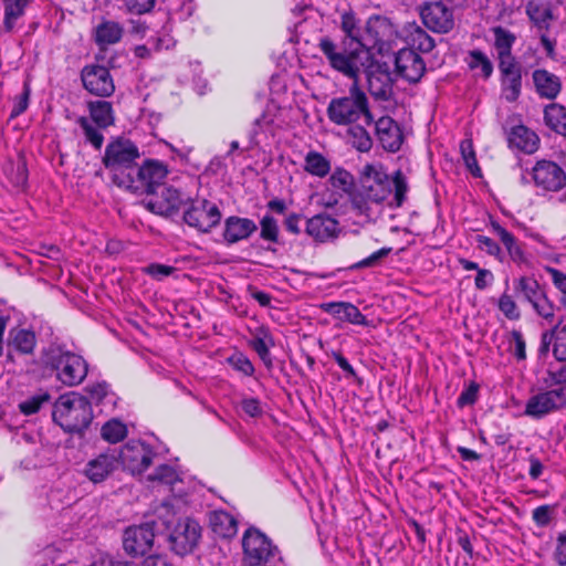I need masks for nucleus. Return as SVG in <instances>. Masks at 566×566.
Listing matches in <instances>:
<instances>
[{
  "label": "nucleus",
  "instance_id": "obj_1",
  "mask_svg": "<svg viewBox=\"0 0 566 566\" xmlns=\"http://www.w3.org/2000/svg\"><path fill=\"white\" fill-rule=\"evenodd\" d=\"M397 31L389 19L380 15L370 17L364 25L363 42L358 48L338 51L329 38H322L318 48L329 65L349 78L371 64V50L381 53L396 38Z\"/></svg>",
  "mask_w": 566,
  "mask_h": 566
},
{
  "label": "nucleus",
  "instance_id": "obj_2",
  "mask_svg": "<svg viewBox=\"0 0 566 566\" xmlns=\"http://www.w3.org/2000/svg\"><path fill=\"white\" fill-rule=\"evenodd\" d=\"M360 188L350 197L352 210L366 221H371L380 213L379 206L394 196L388 202L389 207H400L408 191L405 175L397 170L390 180L380 163H368L359 172Z\"/></svg>",
  "mask_w": 566,
  "mask_h": 566
},
{
  "label": "nucleus",
  "instance_id": "obj_3",
  "mask_svg": "<svg viewBox=\"0 0 566 566\" xmlns=\"http://www.w3.org/2000/svg\"><path fill=\"white\" fill-rule=\"evenodd\" d=\"M348 90V95L334 97L329 101L326 114L328 119L338 126H349L363 119L366 126H370L374 117L369 109V103L364 91L358 86L357 77Z\"/></svg>",
  "mask_w": 566,
  "mask_h": 566
},
{
  "label": "nucleus",
  "instance_id": "obj_4",
  "mask_svg": "<svg viewBox=\"0 0 566 566\" xmlns=\"http://www.w3.org/2000/svg\"><path fill=\"white\" fill-rule=\"evenodd\" d=\"M42 361L45 368L54 373L56 380L67 387L81 385L88 373L87 361L63 345H50L43 352Z\"/></svg>",
  "mask_w": 566,
  "mask_h": 566
},
{
  "label": "nucleus",
  "instance_id": "obj_5",
  "mask_svg": "<svg viewBox=\"0 0 566 566\" xmlns=\"http://www.w3.org/2000/svg\"><path fill=\"white\" fill-rule=\"evenodd\" d=\"M139 158V148L130 139L118 137L106 145L102 163L111 174L112 181L124 189Z\"/></svg>",
  "mask_w": 566,
  "mask_h": 566
},
{
  "label": "nucleus",
  "instance_id": "obj_6",
  "mask_svg": "<svg viewBox=\"0 0 566 566\" xmlns=\"http://www.w3.org/2000/svg\"><path fill=\"white\" fill-rule=\"evenodd\" d=\"M53 419L67 432L82 431L92 420L90 401L75 392L63 395L55 402Z\"/></svg>",
  "mask_w": 566,
  "mask_h": 566
},
{
  "label": "nucleus",
  "instance_id": "obj_7",
  "mask_svg": "<svg viewBox=\"0 0 566 566\" xmlns=\"http://www.w3.org/2000/svg\"><path fill=\"white\" fill-rule=\"evenodd\" d=\"M242 547L243 562L247 566H279L282 562L277 547L255 527L244 532Z\"/></svg>",
  "mask_w": 566,
  "mask_h": 566
},
{
  "label": "nucleus",
  "instance_id": "obj_8",
  "mask_svg": "<svg viewBox=\"0 0 566 566\" xmlns=\"http://www.w3.org/2000/svg\"><path fill=\"white\" fill-rule=\"evenodd\" d=\"M167 165L157 159H147L142 166H137L133 176L124 189L135 193H153L168 177Z\"/></svg>",
  "mask_w": 566,
  "mask_h": 566
},
{
  "label": "nucleus",
  "instance_id": "obj_9",
  "mask_svg": "<svg viewBox=\"0 0 566 566\" xmlns=\"http://www.w3.org/2000/svg\"><path fill=\"white\" fill-rule=\"evenodd\" d=\"M219 207L207 199H196L184 211V221L199 232L208 233L219 224Z\"/></svg>",
  "mask_w": 566,
  "mask_h": 566
},
{
  "label": "nucleus",
  "instance_id": "obj_10",
  "mask_svg": "<svg viewBox=\"0 0 566 566\" xmlns=\"http://www.w3.org/2000/svg\"><path fill=\"white\" fill-rule=\"evenodd\" d=\"M118 462L133 474L143 473L153 462L155 452L153 448L139 440L125 443L117 453Z\"/></svg>",
  "mask_w": 566,
  "mask_h": 566
},
{
  "label": "nucleus",
  "instance_id": "obj_11",
  "mask_svg": "<svg viewBox=\"0 0 566 566\" xmlns=\"http://www.w3.org/2000/svg\"><path fill=\"white\" fill-rule=\"evenodd\" d=\"M201 536L199 523L191 518L178 521L169 535L170 548L177 555H187L198 545Z\"/></svg>",
  "mask_w": 566,
  "mask_h": 566
},
{
  "label": "nucleus",
  "instance_id": "obj_12",
  "mask_svg": "<svg viewBox=\"0 0 566 566\" xmlns=\"http://www.w3.org/2000/svg\"><path fill=\"white\" fill-rule=\"evenodd\" d=\"M566 403L564 386L539 392L530 397L524 413L531 418L539 419L547 413L562 408Z\"/></svg>",
  "mask_w": 566,
  "mask_h": 566
},
{
  "label": "nucleus",
  "instance_id": "obj_13",
  "mask_svg": "<svg viewBox=\"0 0 566 566\" xmlns=\"http://www.w3.org/2000/svg\"><path fill=\"white\" fill-rule=\"evenodd\" d=\"M517 290L532 304L539 316L548 321L553 319L555 306L542 291L536 280L528 276L521 277L517 282Z\"/></svg>",
  "mask_w": 566,
  "mask_h": 566
},
{
  "label": "nucleus",
  "instance_id": "obj_14",
  "mask_svg": "<svg viewBox=\"0 0 566 566\" xmlns=\"http://www.w3.org/2000/svg\"><path fill=\"white\" fill-rule=\"evenodd\" d=\"M83 86L91 94L102 97L111 96L115 91L113 77L105 66L88 65L81 74Z\"/></svg>",
  "mask_w": 566,
  "mask_h": 566
},
{
  "label": "nucleus",
  "instance_id": "obj_15",
  "mask_svg": "<svg viewBox=\"0 0 566 566\" xmlns=\"http://www.w3.org/2000/svg\"><path fill=\"white\" fill-rule=\"evenodd\" d=\"M155 533L149 523L127 527L123 536V546L132 556L145 555L153 546Z\"/></svg>",
  "mask_w": 566,
  "mask_h": 566
},
{
  "label": "nucleus",
  "instance_id": "obj_16",
  "mask_svg": "<svg viewBox=\"0 0 566 566\" xmlns=\"http://www.w3.org/2000/svg\"><path fill=\"white\" fill-rule=\"evenodd\" d=\"M421 19L423 24L438 33H447L453 27V13L442 2H430L422 7Z\"/></svg>",
  "mask_w": 566,
  "mask_h": 566
},
{
  "label": "nucleus",
  "instance_id": "obj_17",
  "mask_svg": "<svg viewBox=\"0 0 566 566\" xmlns=\"http://www.w3.org/2000/svg\"><path fill=\"white\" fill-rule=\"evenodd\" d=\"M397 73L410 83H417L426 72V64L413 49H401L395 59Z\"/></svg>",
  "mask_w": 566,
  "mask_h": 566
},
{
  "label": "nucleus",
  "instance_id": "obj_18",
  "mask_svg": "<svg viewBox=\"0 0 566 566\" xmlns=\"http://www.w3.org/2000/svg\"><path fill=\"white\" fill-rule=\"evenodd\" d=\"M565 178L564 170L554 161L541 160L533 168L534 182L544 190H559L564 185Z\"/></svg>",
  "mask_w": 566,
  "mask_h": 566
},
{
  "label": "nucleus",
  "instance_id": "obj_19",
  "mask_svg": "<svg viewBox=\"0 0 566 566\" xmlns=\"http://www.w3.org/2000/svg\"><path fill=\"white\" fill-rule=\"evenodd\" d=\"M493 33V45L497 53L499 69L501 72H512L513 64H516L512 55V46L516 36L510 30L497 25L491 29Z\"/></svg>",
  "mask_w": 566,
  "mask_h": 566
},
{
  "label": "nucleus",
  "instance_id": "obj_20",
  "mask_svg": "<svg viewBox=\"0 0 566 566\" xmlns=\"http://www.w3.org/2000/svg\"><path fill=\"white\" fill-rule=\"evenodd\" d=\"M118 468V455L116 451H107L99 453L91 459L83 474L93 483L105 481Z\"/></svg>",
  "mask_w": 566,
  "mask_h": 566
},
{
  "label": "nucleus",
  "instance_id": "obj_21",
  "mask_svg": "<svg viewBox=\"0 0 566 566\" xmlns=\"http://www.w3.org/2000/svg\"><path fill=\"white\" fill-rule=\"evenodd\" d=\"M153 488H163L176 496L186 494L182 475L171 465H158L155 471L147 476Z\"/></svg>",
  "mask_w": 566,
  "mask_h": 566
},
{
  "label": "nucleus",
  "instance_id": "obj_22",
  "mask_svg": "<svg viewBox=\"0 0 566 566\" xmlns=\"http://www.w3.org/2000/svg\"><path fill=\"white\" fill-rule=\"evenodd\" d=\"M375 129L384 149L391 153L399 150L403 137L400 127L391 117H380L375 124Z\"/></svg>",
  "mask_w": 566,
  "mask_h": 566
},
{
  "label": "nucleus",
  "instance_id": "obj_23",
  "mask_svg": "<svg viewBox=\"0 0 566 566\" xmlns=\"http://www.w3.org/2000/svg\"><path fill=\"white\" fill-rule=\"evenodd\" d=\"M306 233L318 242H326L337 235L338 222L326 214H316L306 221Z\"/></svg>",
  "mask_w": 566,
  "mask_h": 566
},
{
  "label": "nucleus",
  "instance_id": "obj_24",
  "mask_svg": "<svg viewBox=\"0 0 566 566\" xmlns=\"http://www.w3.org/2000/svg\"><path fill=\"white\" fill-rule=\"evenodd\" d=\"M256 229L253 220L232 216L224 221L223 239L227 243L233 244L248 239Z\"/></svg>",
  "mask_w": 566,
  "mask_h": 566
},
{
  "label": "nucleus",
  "instance_id": "obj_25",
  "mask_svg": "<svg viewBox=\"0 0 566 566\" xmlns=\"http://www.w3.org/2000/svg\"><path fill=\"white\" fill-rule=\"evenodd\" d=\"M321 308L327 313L334 316L336 319L342 322H348L350 324L355 325H367V319L365 315L361 314L359 308L348 302H329V303H323L321 305Z\"/></svg>",
  "mask_w": 566,
  "mask_h": 566
},
{
  "label": "nucleus",
  "instance_id": "obj_26",
  "mask_svg": "<svg viewBox=\"0 0 566 566\" xmlns=\"http://www.w3.org/2000/svg\"><path fill=\"white\" fill-rule=\"evenodd\" d=\"M509 145L526 154H533L538 148V136L523 125L515 126L509 134Z\"/></svg>",
  "mask_w": 566,
  "mask_h": 566
},
{
  "label": "nucleus",
  "instance_id": "obj_27",
  "mask_svg": "<svg viewBox=\"0 0 566 566\" xmlns=\"http://www.w3.org/2000/svg\"><path fill=\"white\" fill-rule=\"evenodd\" d=\"M533 83L537 94L548 99L555 98L562 90L560 80L546 70H535L533 72Z\"/></svg>",
  "mask_w": 566,
  "mask_h": 566
},
{
  "label": "nucleus",
  "instance_id": "obj_28",
  "mask_svg": "<svg viewBox=\"0 0 566 566\" xmlns=\"http://www.w3.org/2000/svg\"><path fill=\"white\" fill-rule=\"evenodd\" d=\"M123 34V25L114 20H103L94 29V40L99 48L118 43Z\"/></svg>",
  "mask_w": 566,
  "mask_h": 566
},
{
  "label": "nucleus",
  "instance_id": "obj_29",
  "mask_svg": "<svg viewBox=\"0 0 566 566\" xmlns=\"http://www.w3.org/2000/svg\"><path fill=\"white\" fill-rule=\"evenodd\" d=\"M209 525L219 537L231 538L238 532L237 520L226 511H213L209 514Z\"/></svg>",
  "mask_w": 566,
  "mask_h": 566
},
{
  "label": "nucleus",
  "instance_id": "obj_30",
  "mask_svg": "<svg viewBox=\"0 0 566 566\" xmlns=\"http://www.w3.org/2000/svg\"><path fill=\"white\" fill-rule=\"evenodd\" d=\"M340 28L346 36L344 43L348 45L347 50L358 48L360 42H363L364 27L353 12L349 11L342 14Z\"/></svg>",
  "mask_w": 566,
  "mask_h": 566
},
{
  "label": "nucleus",
  "instance_id": "obj_31",
  "mask_svg": "<svg viewBox=\"0 0 566 566\" xmlns=\"http://www.w3.org/2000/svg\"><path fill=\"white\" fill-rule=\"evenodd\" d=\"M566 335V326L558 324L551 333L543 335L542 349L547 350L548 346L553 344V354L555 358L564 363L566 361V345L563 343Z\"/></svg>",
  "mask_w": 566,
  "mask_h": 566
},
{
  "label": "nucleus",
  "instance_id": "obj_32",
  "mask_svg": "<svg viewBox=\"0 0 566 566\" xmlns=\"http://www.w3.org/2000/svg\"><path fill=\"white\" fill-rule=\"evenodd\" d=\"M347 142L353 148L360 153H368L373 147V138L367 132L365 124H353L347 129Z\"/></svg>",
  "mask_w": 566,
  "mask_h": 566
},
{
  "label": "nucleus",
  "instance_id": "obj_33",
  "mask_svg": "<svg viewBox=\"0 0 566 566\" xmlns=\"http://www.w3.org/2000/svg\"><path fill=\"white\" fill-rule=\"evenodd\" d=\"M88 111L92 120L98 128H106L114 123L112 104L106 101H94L88 103Z\"/></svg>",
  "mask_w": 566,
  "mask_h": 566
},
{
  "label": "nucleus",
  "instance_id": "obj_34",
  "mask_svg": "<svg viewBox=\"0 0 566 566\" xmlns=\"http://www.w3.org/2000/svg\"><path fill=\"white\" fill-rule=\"evenodd\" d=\"M304 170L312 176L324 178L331 171V161L318 151H308L304 158Z\"/></svg>",
  "mask_w": 566,
  "mask_h": 566
},
{
  "label": "nucleus",
  "instance_id": "obj_35",
  "mask_svg": "<svg viewBox=\"0 0 566 566\" xmlns=\"http://www.w3.org/2000/svg\"><path fill=\"white\" fill-rule=\"evenodd\" d=\"M546 125L554 132L566 136V109L559 104H551L544 111Z\"/></svg>",
  "mask_w": 566,
  "mask_h": 566
},
{
  "label": "nucleus",
  "instance_id": "obj_36",
  "mask_svg": "<svg viewBox=\"0 0 566 566\" xmlns=\"http://www.w3.org/2000/svg\"><path fill=\"white\" fill-rule=\"evenodd\" d=\"M4 3V27L11 31L19 18L24 14L30 0H3Z\"/></svg>",
  "mask_w": 566,
  "mask_h": 566
},
{
  "label": "nucleus",
  "instance_id": "obj_37",
  "mask_svg": "<svg viewBox=\"0 0 566 566\" xmlns=\"http://www.w3.org/2000/svg\"><path fill=\"white\" fill-rule=\"evenodd\" d=\"M491 227H492V230L494 231V233L500 238V240L506 248L512 260L516 261V262L522 261L523 260V251L516 243L514 235L511 232H509L506 229H504L497 222H492Z\"/></svg>",
  "mask_w": 566,
  "mask_h": 566
},
{
  "label": "nucleus",
  "instance_id": "obj_38",
  "mask_svg": "<svg viewBox=\"0 0 566 566\" xmlns=\"http://www.w3.org/2000/svg\"><path fill=\"white\" fill-rule=\"evenodd\" d=\"M505 75L503 80V91L506 101L514 102L521 93L522 77L516 64H513L512 72H502Z\"/></svg>",
  "mask_w": 566,
  "mask_h": 566
},
{
  "label": "nucleus",
  "instance_id": "obj_39",
  "mask_svg": "<svg viewBox=\"0 0 566 566\" xmlns=\"http://www.w3.org/2000/svg\"><path fill=\"white\" fill-rule=\"evenodd\" d=\"M409 44L415 51L428 53L434 48V40L420 27H413L409 33Z\"/></svg>",
  "mask_w": 566,
  "mask_h": 566
},
{
  "label": "nucleus",
  "instance_id": "obj_40",
  "mask_svg": "<svg viewBox=\"0 0 566 566\" xmlns=\"http://www.w3.org/2000/svg\"><path fill=\"white\" fill-rule=\"evenodd\" d=\"M101 434L104 440L116 443L126 437L127 428L123 422L112 419L102 427Z\"/></svg>",
  "mask_w": 566,
  "mask_h": 566
},
{
  "label": "nucleus",
  "instance_id": "obj_41",
  "mask_svg": "<svg viewBox=\"0 0 566 566\" xmlns=\"http://www.w3.org/2000/svg\"><path fill=\"white\" fill-rule=\"evenodd\" d=\"M161 199L163 202H160V213H171L176 211L181 202H182V195L181 192L175 188V187H166L164 188L161 192Z\"/></svg>",
  "mask_w": 566,
  "mask_h": 566
},
{
  "label": "nucleus",
  "instance_id": "obj_42",
  "mask_svg": "<svg viewBox=\"0 0 566 566\" xmlns=\"http://www.w3.org/2000/svg\"><path fill=\"white\" fill-rule=\"evenodd\" d=\"M274 133H275L274 132V119L270 114L264 113L259 118H256L254 122V128L251 134V143L253 145H258L260 143V140H259L260 135L263 134L265 136H268V135L273 136Z\"/></svg>",
  "mask_w": 566,
  "mask_h": 566
},
{
  "label": "nucleus",
  "instance_id": "obj_43",
  "mask_svg": "<svg viewBox=\"0 0 566 566\" xmlns=\"http://www.w3.org/2000/svg\"><path fill=\"white\" fill-rule=\"evenodd\" d=\"M468 64L472 70H481L483 77L488 78L493 72V65L485 53L480 50L469 52Z\"/></svg>",
  "mask_w": 566,
  "mask_h": 566
},
{
  "label": "nucleus",
  "instance_id": "obj_44",
  "mask_svg": "<svg viewBox=\"0 0 566 566\" xmlns=\"http://www.w3.org/2000/svg\"><path fill=\"white\" fill-rule=\"evenodd\" d=\"M51 399V396L46 391H40L32 397H29L24 401L20 402L19 408L22 413L30 416L33 413H36L41 407L49 402Z\"/></svg>",
  "mask_w": 566,
  "mask_h": 566
},
{
  "label": "nucleus",
  "instance_id": "obj_45",
  "mask_svg": "<svg viewBox=\"0 0 566 566\" xmlns=\"http://www.w3.org/2000/svg\"><path fill=\"white\" fill-rule=\"evenodd\" d=\"M526 13L536 24L545 23L552 17L549 8L545 3L535 0L528 2Z\"/></svg>",
  "mask_w": 566,
  "mask_h": 566
},
{
  "label": "nucleus",
  "instance_id": "obj_46",
  "mask_svg": "<svg viewBox=\"0 0 566 566\" xmlns=\"http://www.w3.org/2000/svg\"><path fill=\"white\" fill-rule=\"evenodd\" d=\"M333 188L348 192L354 186V178L350 172L343 168H336L328 179Z\"/></svg>",
  "mask_w": 566,
  "mask_h": 566
},
{
  "label": "nucleus",
  "instance_id": "obj_47",
  "mask_svg": "<svg viewBox=\"0 0 566 566\" xmlns=\"http://www.w3.org/2000/svg\"><path fill=\"white\" fill-rule=\"evenodd\" d=\"M13 346L23 354H29L33 350L35 345V336L32 332L27 329H18L13 334Z\"/></svg>",
  "mask_w": 566,
  "mask_h": 566
},
{
  "label": "nucleus",
  "instance_id": "obj_48",
  "mask_svg": "<svg viewBox=\"0 0 566 566\" xmlns=\"http://www.w3.org/2000/svg\"><path fill=\"white\" fill-rule=\"evenodd\" d=\"M77 123L83 129L86 140L91 143L96 149H99L104 142V136L99 132V128L94 127L86 117H80Z\"/></svg>",
  "mask_w": 566,
  "mask_h": 566
},
{
  "label": "nucleus",
  "instance_id": "obj_49",
  "mask_svg": "<svg viewBox=\"0 0 566 566\" xmlns=\"http://www.w3.org/2000/svg\"><path fill=\"white\" fill-rule=\"evenodd\" d=\"M390 247H384L378 251L371 253L369 256L354 263L349 266L350 270H359L363 268H375L381 263V261L391 253Z\"/></svg>",
  "mask_w": 566,
  "mask_h": 566
},
{
  "label": "nucleus",
  "instance_id": "obj_50",
  "mask_svg": "<svg viewBox=\"0 0 566 566\" xmlns=\"http://www.w3.org/2000/svg\"><path fill=\"white\" fill-rule=\"evenodd\" d=\"M460 149L467 168L474 177H481V169L478 165L471 142L463 140L460 145Z\"/></svg>",
  "mask_w": 566,
  "mask_h": 566
},
{
  "label": "nucleus",
  "instance_id": "obj_51",
  "mask_svg": "<svg viewBox=\"0 0 566 566\" xmlns=\"http://www.w3.org/2000/svg\"><path fill=\"white\" fill-rule=\"evenodd\" d=\"M386 82L380 83L379 76H370L368 78L370 94L378 98L386 101L391 94V85L389 84L388 77L385 76Z\"/></svg>",
  "mask_w": 566,
  "mask_h": 566
},
{
  "label": "nucleus",
  "instance_id": "obj_52",
  "mask_svg": "<svg viewBox=\"0 0 566 566\" xmlns=\"http://www.w3.org/2000/svg\"><path fill=\"white\" fill-rule=\"evenodd\" d=\"M261 238L270 242H277L279 227L276 220L271 216H264L260 222Z\"/></svg>",
  "mask_w": 566,
  "mask_h": 566
},
{
  "label": "nucleus",
  "instance_id": "obj_53",
  "mask_svg": "<svg viewBox=\"0 0 566 566\" xmlns=\"http://www.w3.org/2000/svg\"><path fill=\"white\" fill-rule=\"evenodd\" d=\"M125 10L132 14H144L149 12L156 0H122Z\"/></svg>",
  "mask_w": 566,
  "mask_h": 566
},
{
  "label": "nucleus",
  "instance_id": "obj_54",
  "mask_svg": "<svg viewBox=\"0 0 566 566\" xmlns=\"http://www.w3.org/2000/svg\"><path fill=\"white\" fill-rule=\"evenodd\" d=\"M30 94L31 90L25 83L22 93L14 98L10 118H15L27 111L29 106Z\"/></svg>",
  "mask_w": 566,
  "mask_h": 566
},
{
  "label": "nucleus",
  "instance_id": "obj_55",
  "mask_svg": "<svg viewBox=\"0 0 566 566\" xmlns=\"http://www.w3.org/2000/svg\"><path fill=\"white\" fill-rule=\"evenodd\" d=\"M475 241H476L478 248L480 250L484 251L489 255H492V256L497 258L499 260H502L501 248L493 239L479 234V235H476Z\"/></svg>",
  "mask_w": 566,
  "mask_h": 566
},
{
  "label": "nucleus",
  "instance_id": "obj_56",
  "mask_svg": "<svg viewBox=\"0 0 566 566\" xmlns=\"http://www.w3.org/2000/svg\"><path fill=\"white\" fill-rule=\"evenodd\" d=\"M232 367L241 371L245 376H251L254 373V367L250 359L242 354H235L229 358Z\"/></svg>",
  "mask_w": 566,
  "mask_h": 566
},
{
  "label": "nucleus",
  "instance_id": "obj_57",
  "mask_svg": "<svg viewBox=\"0 0 566 566\" xmlns=\"http://www.w3.org/2000/svg\"><path fill=\"white\" fill-rule=\"evenodd\" d=\"M499 308L509 319H517L520 317L515 302L507 294H503L501 296L499 301Z\"/></svg>",
  "mask_w": 566,
  "mask_h": 566
},
{
  "label": "nucleus",
  "instance_id": "obj_58",
  "mask_svg": "<svg viewBox=\"0 0 566 566\" xmlns=\"http://www.w3.org/2000/svg\"><path fill=\"white\" fill-rule=\"evenodd\" d=\"M87 392L96 402H102L104 399H108L111 401L113 398V395L108 394V387L105 382L88 386Z\"/></svg>",
  "mask_w": 566,
  "mask_h": 566
},
{
  "label": "nucleus",
  "instance_id": "obj_59",
  "mask_svg": "<svg viewBox=\"0 0 566 566\" xmlns=\"http://www.w3.org/2000/svg\"><path fill=\"white\" fill-rule=\"evenodd\" d=\"M554 507L549 505H542L533 511V520L539 526H545L549 523Z\"/></svg>",
  "mask_w": 566,
  "mask_h": 566
},
{
  "label": "nucleus",
  "instance_id": "obj_60",
  "mask_svg": "<svg viewBox=\"0 0 566 566\" xmlns=\"http://www.w3.org/2000/svg\"><path fill=\"white\" fill-rule=\"evenodd\" d=\"M545 271L549 274L555 286L562 292V301H564L566 297V275L563 272L551 266H546Z\"/></svg>",
  "mask_w": 566,
  "mask_h": 566
},
{
  "label": "nucleus",
  "instance_id": "obj_61",
  "mask_svg": "<svg viewBox=\"0 0 566 566\" xmlns=\"http://www.w3.org/2000/svg\"><path fill=\"white\" fill-rule=\"evenodd\" d=\"M168 49L169 44L164 39H156L151 42V48L148 45H138L135 48V54L138 57H147L149 56L150 50L154 49L156 51H159L161 49Z\"/></svg>",
  "mask_w": 566,
  "mask_h": 566
},
{
  "label": "nucleus",
  "instance_id": "obj_62",
  "mask_svg": "<svg viewBox=\"0 0 566 566\" xmlns=\"http://www.w3.org/2000/svg\"><path fill=\"white\" fill-rule=\"evenodd\" d=\"M242 410L250 417H260L263 413L260 401L256 398H244L241 401Z\"/></svg>",
  "mask_w": 566,
  "mask_h": 566
},
{
  "label": "nucleus",
  "instance_id": "obj_63",
  "mask_svg": "<svg viewBox=\"0 0 566 566\" xmlns=\"http://www.w3.org/2000/svg\"><path fill=\"white\" fill-rule=\"evenodd\" d=\"M478 398V386L471 384L465 390H463L458 398V406L464 407L473 405Z\"/></svg>",
  "mask_w": 566,
  "mask_h": 566
},
{
  "label": "nucleus",
  "instance_id": "obj_64",
  "mask_svg": "<svg viewBox=\"0 0 566 566\" xmlns=\"http://www.w3.org/2000/svg\"><path fill=\"white\" fill-rule=\"evenodd\" d=\"M512 339L514 344V355L517 359L522 360L526 357V345L523 335L520 331L512 332Z\"/></svg>",
  "mask_w": 566,
  "mask_h": 566
}]
</instances>
